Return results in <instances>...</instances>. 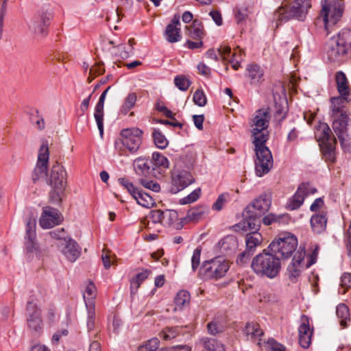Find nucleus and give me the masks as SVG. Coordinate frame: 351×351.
Instances as JSON below:
<instances>
[{"label":"nucleus","mask_w":351,"mask_h":351,"mask_svg":"<svg viewBox=\"0 0 351 351\" xmlns=\"http://www.w3.org/2000/svg\"><path fill=\"white\" fill-rule=\"evenodd\" d=\"M271 116L269 108H261L256 112L253 119L252 134L256 153L255 171L258 177L268 173L273 167L274 160L271 151L265 146L269 138L267 128Z\"/></svg>","instance_id":"1"},{"label":"nucleus","mask_w":351,"mask_h":351,"mask_svg":"<svg viewBox=\"0 0 351 351\" xmlns=\"http://www.w3.org/2000/svg\"><path fill=\"white\" fill-rule=\"evenodd\" d=\"M339 95L330 98L331 117L333 119L332 129L343 147L346 137L348 136V126L351 119L348 117L346 105L351 101V89H337Z\"/></svg>","instance_id":"2"},{"label":"nucleus","mask_w":351,"mask_h":351,"mask_svg":"<svg viewBox=\"0 0 351 351\" xmlns=\"http://www.w3.org/2000/svg\"><path fill=\"white\" fill-rule=\"evenodd\" d=\"M271 204V196L268 194H261L250 204L243 212V220L234 228L243 231L247 230H259L261 217L269 210Z\"/></svg>","instance_id":"3"},{"label":"nucleus","mask_w":351,"mask_h":351,"mask_svg":"<svg viewBox=\"0 0 351 351\" xmlns=\"http://www.w3.org/2000/svg\"><path fill=\"white\" fill-rule=\"evenodd\" d=\"M251 268L258 276L272 279L279 274L281 263L280 258L267 248L252 258Z\"/></svg>","instance_id":"4"},{"label":"nucleus","mask_w":351,"mask_h":351,"mask_svg":"<svg viewBox=\"0 0 351 351\" xmlns=\"http://www.w3.org/2000/svg\"><path fill=\"white\" fill-rule=\"evenodd\" d=\"M328 59L341 62L351 56V29L344 28L333 36L326 49Z\"/></svg>","instance_id":"5"},{"label":"nucleus","mask_w":351,"mask_h":351,"mask_svg":"<svg viewBox=\"0 0 351 351\" xmlns=\"http://www.w3.org/2000/svg\"><path fill=\"white\" fill-rule=\"evenodd\" d=\"M67 174L64 167L58 162L54 164L47 178V183L51 186L49 197V202L55 204L62 202V197L67 184Z\"/></svg>","instance_id":"6"},{"label":"nucleus","mask_w":351,"mask_h":351,"mask_svg":"<svg viewBox=\"0 0 351 351\" xmlns=\"http://www.w3.org/2000/svg\"><path fill=\"white\" fill-rule=\"evenodd\" d=\"M311 7V0H294L289 9L283 6L278 8L274 14L276 27L291 19L304 21Z\"/></svg>","instance_id":"7"},{"label":"nucleus","mask_w":351,"mask_h":351,"mask_svg":"<svg viewBox=\"0 0 351 351\" xmlns=\"http://www.w3.org/2000/svg\"><path fill=\"white\" fill-rule=\"evenodd\" d=\"M322 10L317 24L322 22L328 34L330 27L339 22L343 16L344 5L341 0H322Z\"/></svg>","instance_id":"8"},{"label":"nucleus","mask_w":351,"mask_h":351,"mask_svg":"<svg viewBox=\"0 0 351 351\" xmlns=\"http://www.w3.org/2000/svg\"><path fill=\"white\" fill-rule=\"evenodd\" d=\"M229 268V262L218 256L204 261L199 268V276L204 280H218L226 276Z\"/></svg>","instance_id":"9"},{"label":"nucleus","mask_w":351,"mask_h":351,"mask_svg":"<svg viewBox=\"0 0 351 351\" xmlns=\"http://www.w3.org/2000/svg\"><path fill=\"white\" fill-rule=\"evenodd\" d=\"M298 239L294 235L285 234L274 240L268 246V250L275 256L283 258H289L295 250Z\"/></svg>","instance_id":"10"},{"label":"nucleus","mask_w":351,"mask_h":351,"mask_svg":"<svg viewBox=\"0 0 351 351\" xmlns=\"http://www.w3.org/2000/svg\"><path fill=\"white\" fill-rule=\"evenodd\" d=\"M26 313L28 328L36 334L41 333L43 328L41 310L33 300L27 302Z\"/></svg>","instance_id":"11"},{"label":"nucleus","mask_w":351,"mask_h":351,"mask_svg":"<svg viewBox=\"0 0 351 351\" xmlns=\"http://www.w3.org/2000/svg\"><path fill=\"white\" fill-rule=\"evenodd\" d=\"M143 131L138 128H126L121 132V142L131 153L136 152L142 141Z\"/></svg>","instance_id":"12"},{"label":"nucleus","mask_w":351,"mask_h":351,"mask_svg":"<svg viewBox=\"0 0 351 351\" xmlns=\"http://www.w3.org/2000/svg\"><path fill=\"white\" fill-rule=\"evenodd\" d=\"M118 181L121 186L127 189L128 193L136 200L139 205L149 208L154 204L152 196L142 190H139L128 179L121 178Z\"/></svg>","instance_id":"13"},{"label":"nucleus","mask_w":351,"mask_h":351,"mask_svg":"<svg viewBox=\"0 0 351 351\" xmlns=\"http://www.w3.org/2000/svg\"><path fill=\"white\" fill-rule=\"evenodd\" d=\"M49 158V152L47 143L43 142L39 149L38 161L32 175L34 182H36L41 178H47V171Z\"/></svg>","instance_id":"14"},{"label":"nucleus","mask_w":351,"mask_h":351,"mask_svg":"<svg viewBox=\"0 0 351 351\" xmlns=\"http://www.w3.org/2000/svg\"><path fill=\"white\" fill-rule=\"evenodd\" d=\"M62 221V216L60 211L51 206L43 208L41 217L39 220L40 226L45 229L51 228Z\"/></svg>","instance_id":"15"},{"label":"nucleus","mask_w":351,"mask_h":351,"mask_svg":"<svg viewBox=\"0 0 351 351\" xmlns=\"http://www.w3.org/2000/svg\"><path fill=\"white\" fill-rule=\"evenodd\" d=\"M286 89H276L273 92L275 117L281 121L285 119L288 112V101Z\"/></svg>","instance_id":"16"},{"label":"nucleus","mask_w":351,"mask_h":351,"mask_svg":"<svg viewBox=\"0 0 351 351\" xmlns=\"http://www.w3.org/2000/svg\"><path fill=\"white\" fill-rule=\"evenodd\" d=\"M194 182L191 173L187 171H181L172 177L171 191L174 193L180 191Z\"/></svg>","instance_id":"17"},{"label":"nucleus","mask_w":351,"mask_h":351,"mask_svg":"<svg viewBox=\"0 0 351 351\" xmlns=\"http://www.w3.org/2000/svg\"><path fill=\"white\" fill-rule=\"evenodd\" d=\"M36 222L34 219L29 218L27 221L25 247L28 252H36L38 248L36 241Z\"/></svg>","instance_id":"18"},{"label":"nucleus","mask_w":351,"mask_h":351,"mask_svg":"<svg viewBox=\"0 0 351 351\" xmlns=\"http://www.w3.org/2000/svg\"><path fill=\"white\" fill-rule=\"evenodd\" d=\"M165 39L170 43H174L181 40V29L180 16H173L171 23L167 26L165 32Z\"/></svg>","instance_id":"19"},{"label":"nucleus","mask_w":351,"mask_h":351,"mask_svg":"<svg viewBox=\"0 0 351 351\" xmlns=\"http://www.w3.org/2000/svg\"><path fill=\"white\" fill-rule=\"evenodd\" d=\"M302 324L298 328L299 343L304 348H308L311 343L313 329L311 330L309 320L306 315L301 317Z\"/></svg>","instance_id":"20"},{"label":"nucleus","mask_w":351,"mask_h":351,"mask_svg":"<svg viewBox=\"0 0 351 351\" xmlns=\"http://www.w3.org/2000/svg\"><path fill=\"white\" fill-rule=\"evenodd\" d=\"M64 243L62 254L69 261L75 262L80 256L81 247L75 240L69 237L64 239Z\"/></svg>","instance_id":"21"},{"label":"nucleus","mask_w":351,"mask_h":351,"mask_svg":"<svg viewBox=\"0 0 351 351\" xmlns=\"http://www.w3.org/2000/svg\"><path fill=\"white\" fill-rule=\"evenodd\" d=\"M327 213L320 210L313 215L310 223L312 230L315 234H321L326 230L327 225Z\"/></svg>","instance_id":"22"},{"label":"nucleus","mask_w":351,"mask_h":351,"mask_svg":"<svg viewBox=\"0 0 351 351\" xmlns=\"http://www.w3.org/2000/svg\"><path fill=\"white\" fill-rule=\"evenodd\" d=\"M305 251L299 250L294 255L291 263L288 266L287 271L289 278L293 282L300 276L302 269V262L304 261Z\"/></svg>","instance_id":"23"},{"label":"nucleus","mask_w":351,"mask_h":351,"mask_svg":"<svg viewBox=\"0 0 351 351\" xmlns=\"http://www.w3.org/2000/svg\"><path fill=\"white\" fill-rule=\"evenodd\" d=\"M129 49H126L125 45L123 44V41L119 38L117 40H111L109 41V44L112 46V53L119 55L121 58H127L132 53V45L134 44V39H130L129 41Z\"/></svg>","instance_id":"24"},{"label":"nucleus","mask_w":351,"mask_h":351,"mask_svg":"<svg viewBox=\"0 0 351 351\" xmlns=\"http://www.w3.org/2000/svg\"><path fill=\"white\" fill-rule=\"evenodd\" d=\"M135 172L138 175L148 176L155 174L152 161L149 158L139 157L134 160L133 163Z\"/></svg>","instance_id":"25"},{"label":"nucleus","mask_w":351,"mask_h":351,"mask_svg":"<svg viewBox=\"0 0 351 351\" xmlns=\"http://www.w3.org/2000/svg\"><path fill=\"white\" fill-rule=\"evenodd\" d=\"M51 17L49 14H43L34 19L30 25V28L34 34L43 36L46 34L47 27L49 24Z\"/></svg>","instance_id":"26"},{"label":"nucleus","mask_w":351,"mask_h":351,"mask_svg":"<svg viewBox=\"0 0 351 351\" xmlns=\"http://www.w3.org/2000/svg\"><path fill=\"white\" fill-rule=\"evenodd\" d=\"M331 130L326 123H322L315 132V137L319 142V146L325 144L337 143L335 138L332 136Z\"/></svg>","instance_id":"27"},{"label":"nucleus","mask_w":351,"mask_h":351,"mask_svg":"<svg viewBox=\"0 0 351 351\" xmlns=\"http://www.w3.org/2000/svg\"><path fill=\"white\" fill-rule=\"evenodd\" d=\"M230 52L231 49L229 46L221 45L217 50L214 49H208L206 53V56L215 61L226 60L230 56Z\"/></svg>","instance_id":"28"},{"label":"nucleus","mask_w":351,"mask_h":351,"mask_svg":"<svg viewBox=\"0 0 351 351\" xmlns=\"http://www.w3.org/2000/svg\"><path fill=\"white\" fill-rule=\"evenodd\" d=\"M220 250L223 253L230 254L238 247V241L236 237L228 235L225 237L220 242Z\"/></svg>","instance_id":"29"},{"label":"nucleus","mask_w":351,"mask_h":351,"mask_svg":"<svg viewBox=\"0 0 351 351\" xmlns=\"http://www.w3.org/2000/svg\"><path fill=\"white\" fill-rule=\"evenodd\" d=\"M304 184H300L296 192L287 202V208L293 210L299 208L303 204L305 196L302 193V191L305 188Z\"/></svg>","instance_id":"30"},{"label":"nucleus","mask_w":351,"mask_h":351,"mask_svg":"<svg viewBox=\"0 0 351 351\" xmlns=\"http://www.w3.org/2000/svg\"><path fill=\"white\" fill-rule=\"evenodd\" d=\"M258 230H247L251 231L246 236L245 243L246 248L254 252L255 248L259 245L263 240L262 235L258 232Z\"/></svg>","instance_id":"31"},{"label":"nucleus","mask_w":351,"mask_h":351,"mask_svg":"<svg viewBox=\"0 0 351 351\" xmlns=\"http://www.w3.org/2000/svg\"><path fill=\"white\" fill-rule=\"evenodd\" d=\"M208 213V208L204 206L189 209L186 213V219L189 221L197 222Z\"/></svg>","instance_id":"32"},{"label":"nucleus","mask_w":351,"mask_h":351,"mask_svg":"<svg viewBox=\"0 0 351 351\" xmlns=\"http://www.w3.org/2000/svg\"><path fill=\"white\" fill-rule=\"evenodd\" d=\"M152 164L153 166V169L154 172L159 169H167L169 166V162L168 159L162 155L161 153L155 152L152 154Z\"/></svg>","instance_id":"33"},{"label":"nucleus","mask_w":351,"mask_h":351,"mask_svg":"<svg viewBox=\"0 0 351 351\" xmlns=\"http://www.w3.org/2000/svg\"><path fill=\"white\" fill-rule=\"evenodd\" d=\"M247 76L252 83H256L263 80L264 71L258 64H250L247 67Z\"/></svg>","instance_id":"34"},{"label":"nucleus","mask_w":351,"mask_h":351,"mask_svg":"<svg viewBox=\"0 0 351 351\" xmlns=\"http://www.w3.org/2000/svg\"><path fill=\"white\" fill-rule=\"evenodd\" d=\"M337 143H332L320 145V148L325 160L332 164L336 161L335 145Z\"/></svg>","instance_id":"35"},{"label":"nucleus","mask_w":351,"mask_h":351,"mask_svg":"<svg viewBox=\"0 0 351 351\" xmlns=\"http://www.w3.org/2000/svg\"><path fill=\"white\" fill-rule=\"evenodd\" d=\"M201 342L207 351H225L224 346L216 339L204 337Z\"/></svg>","instance_id":"36"},{"label":"nucleus","mask_w":351,"mask_h":351,"mask_svg":"<svg viewBox=\"0 0 351 351\" xmlns=\"http://www.w3.org/2000/svg\"><path fill=\"white\" fill-rule=\"evenodd\" d=\"M152 135L154 144L158 148L164 149L168 146L169 141L160 129L154 128Z\"/></svg>","instance_id":"37"},{"label":"nucleus","mask_w":351,"mask_h":351,"mask_svg":"<svg viewBox=\"0 0 351 351\" xmlns=\"http://www.w3.org/2000/svg\"><path fill=\"white\" fill-rule=\"evenodd\" d=\"M151 271L145 269L143 272L139 273L134 277L130 282L131 293L133 294L136 292L141 284L148 278Z\"/></svg>","instance_id":"38"},{"label":"nucleus","mask_w":351,"mask_h":351,"mask_svg":"<svg viewBox=\"0 0 351 351\" xmlns=\"http://www.w3.org/2000/svg\"><path fill=\"white\" fill-rule=\"evenodd\" d=\"M95 291L96 287L95 285L90 282L86 287L83 298L86 303V306L87 308L88 307H94L93 300L95 298Z\"/></svg>","instance_id":"39"},{"label":"nucleus","mask_w":351,"mask_h":351,"mask_svg":"<svg viewBox=\"0 0 351 351\" xmlns=\"http://www.w3.org/2000/svg\"><path fill=\"white\" fill-rule=\"evenodd\" d=\"M178 219V214L174 210H162V225L171 226Z\"/></svg>","instance_id":"40"},{"label":"nucleus","mask_w":351,"mask_h":351,"mask_svg":"<svg viewBox=\"0 0 351 351\" xmlns=\"http://www.w3.org/2000/svg\"><path fill=\"white\" fill-rule=\"evenodd\" d=\"M180 326H167L160 333V337L165 341L171 340L176 337L181 332Z\"/></svg>","instance_id":"41"},{"label":"nucleus","mask_w":351,"mask_h":351,"mask_svg":"<svg viewBox=\"0 0 351 351\" xmlns=\"http://www.w3.org/2000/svg\"><path fill=\"white\" fill-rule=\"evenodd\" d=\"M136 95L134 93H130L124 100L120 110L119 114L125 115L135 106L136 102Z\"/></svg>","instance_id":"42"},{"label":"nucleus","mask_w":351,"mask_h":351,"mask_svg":"<svg viewBox=\"0 0 351 351\" xmlns=\"http://www.w3.org/2000/svg\"><path fill=\"white\" fill-rule=\"evenodd\" d=\"M244 332L246 336H250L251 338H256L263 335L259 325L254 322L247 323L245 327Z\"/></svg>","instance_id":"43"},{"label":"nucleus","mask_w":351,"mask_h":351,"mask_svg":"<svg viewBox=\"0 0 351 351\" xmlns=\"http://www.w3.org/2000/svg\"><path fill=\"white\" fill-rule=\"evenodd\" d=\"M188 35L193 39L201 40L203 36V29L197 21H193V25L186 26Z\"/></svg>","instance_id":"44"},{"label":"nucleus","mask_w":351,"mask_h":351,"mask_svg":"<svg viewBox=\"0 0 351 351\" xmlns=\"http://www.w3.org/2000/svg\"><path fill=\"white\" fill-rule=\"evenodd\" d=\"M148 217L149 220L147 221V224L145 222H143L147 229H151L152 225L154 224L160 223L162 225V210H151Z\"/></svg>","instance_id":"45"},{"label":"nucleus","mask_w":351,"mask_h":351,"mask_svg":"<svg viewBox=\"0 0 351 351\" xmlns=\"http://www.w3.org/2000/svg\"><path fill=\"white\" fill-rule=\"evenodd\" d=\"M190 298V293L188 291H180L174 299L176 306L180 308H182L185 304H189Z\"/></svg>","instance_id":"46"},{"label":"nucleus","mask_w":351,"mask_h":351,"mask_svg":"<svg viewBox=\"0 0 351 351\" xmlns=\"http://www.w3.org/2000/svg\"><path fill=\"white\" fill-rule=\"evenodd\" d=\"M230 200V195L228 193L220 194L215 202L213 204L212 208L214 210L220 211L223 209L224 205Z\"/></svg>","instance_id":"47"},{"label":"nucleus","mask_w":351,"mask_h":351,"mask_svg":"<svg viewBox=\"0 0 351 351\" xmlns=\"http://www.w3.org/2000/svg\"><path fill=\"white\" fill-rule=\"evenodd\" d=\"M336 313L337 317L341 319V325L343 326L346 320L350 317L348 307L345 304L341 303L337 306Z\"/></svg>","instance_id":"48"},{"label":"nucleus","mask_w":351,"mask_h":351,"mask_svg":"<svg viewBox=\"0 0 351 351\" xmlns=\"http://www.w3.org/2000/svg\"><path fill=\"white\" fill-rule=\"evenodd\" d=\"M160 341L158 338L148 340L144 345L138 348V351H155L159 347Z\"/></svg>","instance_id":"49"},{"label":"nucleus","mask_w":351,"mask_h":351,"mask_svg":"<svg viewBox=\"0 0 351 351\" xmlns=\"http://www.w3.org/2000/svg\"><path fill=\"white\" fill-rule=\"evenodd\" d=\"M200 194H201V189H200V188H197V189H195L193 191H192L186 197H184V198L180 199V204H182V205L193 203L199 198Z\"/></svg>","instance_id":"50"},{"label":"nucleus","mask_w":351,"mask_h":351,"mask_svg":"<svg viewBox=\"0 0 351 351\" xmlns=\"http://www.w3.org/2000/svg\"><path fill=\"white\" fill-rule=\"evenodd\" d=\"M193 100L196 105L200 107L206 104L207 99L202 89H197L193 94Z\"/></svg>","instance_id":"51"},{"label":"nucleus","mask_w":351,"mask_h":351,"mask_svg":"<svg viewBox=\"0 0 351 351\" xmlns=\"http://www.w3.org/2000/svg\"><path fill=\"white\" fill-rule=\"evenodd\" d=\"M243 56L241 49L234 51L232 55L230 62L234 70H238L240 67V64L243 61Z\"/></svg>","instance_id":"52"},{"label":"nucleus","mask_w":351,"mask_h":351,"mask_svg":"<svg viewBox=\"0 0 351 351\" xmlns=\"http://www.w3.org/2000/svg\"><path fill=\"white\" fill-rule=\"evenodd\" d=\"M335 80L337 86V88H349L348 78L343 71L336 73Z\"/></svg>","instance_id":"53"},{"label":"nucleus","mask_w":351,"mask_h":351,"mask_svg":"<svg viewBox=\"0 0 351 351\" xmlns=\"http://www.w3.org/2000/svg\"><path fill=\"white\" fill-rule=\"evenodd\" d=\"M284 215H276L273 213H269L265 216L261 221L266 226H269L274 223H280L281 219L284 218Z\"/></svg>","instance_id":"54"},{"label":"nucleus","mask_w":351,"mask_h":351,"mask_svg":"<svg viewBox=\"0 0 351 351\" xmlns=\"http://www.w3.org/2000/svg\"><path fill=\"white\" fill-rule=\"evenodd\" d=\"M201 252L202 249L199 247L195 248L193 251L191 258V267L193 271H195L199 266Z\"/></svg>","instance_id":"55"},{"label":"nucleus","mask_w":351,"mask_h":351,"mask_svg":"<svg viewBox=\"0 0 351 351\" xmlns=\"http://www.w3.org/2000/svg\"><path fill=\"white\" fill-rule=\"evenodd\" d=\"M174 84L177 88H189L191 86L189 80L183 75L176 76L174 79Z\"/></svg>","instance_id":"56"},{"label":"nucleus","mask_w":351,"mask_h":351,"mask_svg":"<svg viewBox=\"0 0 351 351\" xmlns=\"http://www.w3.org/2000/svg\"><path fill=\"white\" fill-rule=\"evenodd\" d=\"M253 254H254L253 252H252L246 248L244 252L239 254V255L238 256V257L237 258V263L238 264H241V265H243V264L246 263L249 261L250 258L252 256Z\"/></svg>","instance_id":"57"},{"label":"nucleus","mask_w":351,"mask_h":351,"mask_svg":"<svg viewBox=\"0 0 351 351\" xmlns=\"http://www.w3.org/2000/svg\"><path fill=\"white\" fill-rule=\"evenodd\" d=\"M141 183L145 188L150 189L152 191L158 192L160 190V184L154 181L142 179Z\"/></svg>","instance_id":"58"},{"label":"nucleus","mask_w":351,"mask_h":351,"mask_svg":"<svg viewBox=\"0 0 351 351\" xmlns=\"http://www.w3.org/2000/svg\"><path fill=\"white\" fill-rule=\"evenodd\" d=\"M207 329L208 333H210L212 335H215L217 333L222 331V328L220 326L219 322L215 320L212 321L208 324Z\"/></svg>","instance_id":"59"},{"label":"nucleus","mask_w":351,"mask_h":351,"mask_svg":"<svg viewBox=\"0 0 351 351\" xmlns=\"http://www.w3.org/2000/svg\"><path fill=\"white\" fill-rule=\"evenodd\" d=\"M88 319H87V328L88 331L93 329L95 326V313L94 307H88Z\"/></svg>","instance_id":"60"},{"label":"nucleus","mask_w":351,"mask_h":351,"mask_svg":"<svg viewBox=\"0 0 351 351\" xmlns=\"http://www.w3.org/2000/svg\"><path fill=\"white\" fill-rule=\"evenodd\" d=\"M101 259L104 264V267L108 269L110 267L111 265L113 264V262H111V255L110 252L108 250H103L101 254Z\"/></svg>","instance_id":"61"},{"label":"nucleus","mask_w":351,"mask_h":351,"mask_svg":"<svg viewBox=\"0 0 351 351\" xmlns=\"http://www.w3.org/2000/svg\"><path fill=\"white\" fill-rule=\"evenodd\" d=\"M209 15L217 25L221 26L223 24L222 16L219 11L212 10L209 12Z\"/></svg>","instance_id":"62"},{"label":"nucleus","mask_w":351,"mask_h":351,"mask_svg":"<svg viewBox=\"0 0 351 351\" xmlns=\"http://www.w3.org/2000/svg\"><path fill=\"white\" fill-rule=\"evenodd\" d=\"M191 349L186 345H179L170 348H165L162 349L160 351H191Z\"/></svg>","instance_id":"63"},{"label":"nucleus","mask_w":351,"mask_h":351,"mask_svg":"<svg viewBox=\"0 0 351 351\" xmlns=\"http://www.w3.org/2000/svg\"><path fill=\"white\" fill-rule=\"evenodd\" d=\"M268 343L271 346V351H285V346L277 343L274 339H269Z\"/></svg>","instance_id":"64"}]
</instances>
